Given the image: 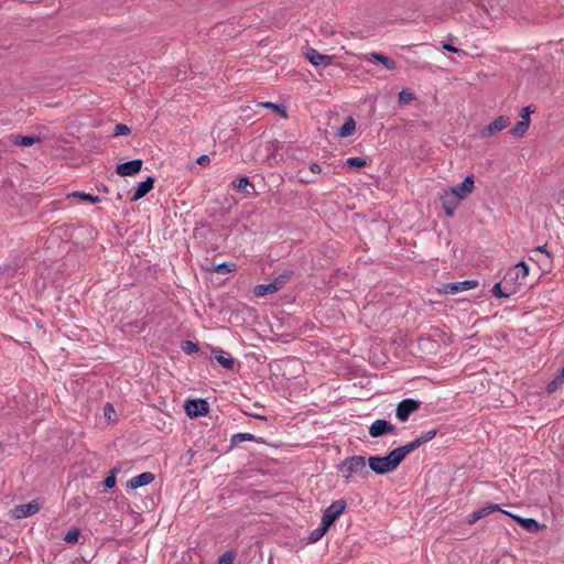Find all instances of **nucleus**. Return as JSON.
<instances>
[{
    "label": "nucleus",
    "mask_w": 564,
    "mask_h": 564,
    "mask_svg": "<svg viewBox=\"0 0 564 564\" xmlns=\"http://www.w3.org/2000/svg\"><path fill=\"white\" fill-rule=\"evenodd\" d=\"M535 111V107L533 105H529L527 107H523L520 111V118L522 120H525L527 119V122H531L530 120V115L533 113Z\"/></svg>",
    "instance_id": "44"
},
{
    "label": "nucleus",
    "mask_w": 564,
    "mask_h": 564,
    "mask_svg": "<svg viewBox=\"0 0 564 564\" xmlns=\"http://www.w3.org/2000/svg\"><path fill=\"white\" fill-rule=\"evenodd\" d=\"M294 272L292 270H284L281 274H279L272 282L275 285L276 290L280 291L286 282L291 280Z\"/></svg>",
    "instance_id": "28"
},
{
    "label": "nucleus",
    "mask_w": 564,
    "mask_h": 564,
    "mask_svg": "<svg viewBox=\"0 0 564 564\" xmlns=\"http://www.w3.org/2000/svg\"><path fill=\"white\" fill-rule=\"evenodd\" d=\"M275 292H278V290L275 285L272 284V282L268 284H258L253 289V294L259 297L265 296L268 294H273Z\"/></svg>",
    "instance_id": "29"
},
{
    "label": "nucleus",
    "mask_w": 564,
    "mask_h": 564,
    "mask_svg": "<svg viewBox=\"0 0 564 564\" xmlns=\"http://www.w3.org/2000/svg\"><path fill=\"white\" fill-rule=\"evenodd\" d=\"M143 165L141 159H134L124 163H119L116 166V173L120 176H133L138 174Z\"/></svg>",
    "instance_id": "8"
},
{
    "label": "nucleus",
    "mask_w": 564,
    "mask_h": 564,
    "mask_svg": "<svg viewBox=\"0 0 564 564\" xmlns=\"http://www.w3.org/2000/svg\"><path fill=\"white\" fill-rule=\"evenodd\" d=\"M346 164L349 167L361 169L367 165V161L364 158L354 156L347 159Z\"/></svg>",
    "instance_id": "37"
},
{
    "label": "nucleus",
    "mask_w": 564,
    "mask_h": 564,
    "mask_svg": "<svg viewBox=\"0 0 564 564\" xmlns=\"http://www.w3.org/2000/svg\"><path fill=\"white\" fill-rule=\"evenodd\" d=\"M310 171L314 174H319L322 173V166L318 163H312L310 165Z\"/></svg>",
    "instance_id": "48"
},
{
    "label": "nucleus",
    "mask_w": 564,
    "mask_h": 564,
    "mask_svg": "<svg viewBox=\"0 0 564 564\" xmlns=\"http://www.w3.org/2000/svg\"><path fill=\"white\" fill-rule=\"evenodd\" d=\"M236 552L230 550L225 552L223 555L218 558V564H234V561L236 558Z\"/></svg>",
    "instance_id": "38"
},
{
    "label": "nucleus",
    "mask_w": 564,
    "mask_h": 564,
    "mask_svg": "<svg viewBox=\"0 0 564 564\" xmlns=\"http://www.w3.org/2000/svg\"><path fill=\"white\" fill-rule=\"evenodd\" d=\"M508 284H509V285H510V284H511V285H516V286L519 289V285H521V284H522V282H518V281H510V280H509V281H508Z\"/></svg>",
    "instance_id": "50"
},
{
    "label": "nucleus",
    "mask_w": 564,
    "mask_h": 564,
    "mask_svg": "<svg viewBox=\"0 0 564 564\" xmlns=\"http://www.w3.org/2000/svg\"><path fill=\"white\" fill-rule=\"evenodd\" d=\"M187 454H188V456H189L191 458H193L195 453H194L192 449H188V451H187Z\"/></svg>",
    "instance_id": "52"
},
{
    "label": "nucleus",
    "mask_w": 564,
    "mask_h": 564,
    "mask_svg": "<svg viewBox=\"0 0 564 564\" xmlns=\"http://www.w3.org/2000/svg\"><path fill=\"white\" fill-rule=\"evenodd\" d=\"M215 355V359L225 368L228 370H231L235 366V360L230 355L225 356L224 351L220 349H214L213 350Z\"/></svg>",
    "instance_id": "24"
},
{
    "label": "nucleus",
    "mask_w": 564,
    "mask_h": 564,
    "mask_svg": "<svg viewBox=\"0 0 564 564\" xmlns=\"http://www.w3.org/2000/svg\"><path fill=\"white\" fill-rule=\"evenodd\" d=\"M440 199L442 202V207L444 209V213L447 217H453L455 214V210L457 209L458 205L460 204V198L457 196V194L454 191L445 189L441 196Z\"/></svg>",
    "instance_id": "4"
},
{
    "label": "nucleus",
    "mask_w": 564,
    "mask_h": 564,
    "mask_svg": "<svg viewBox=\"0 0 564 564\" xmlns=\"http://www.w3.org/2000/svg\"><path fill=\"white\" fill-rule=\"evenodd\" d=\"M246 441H253L257 443H263V440L261 437H257L256 435L251 433H237L234 434L230 438V446H237L238 444L246 442Z\"/></svg>",
    "instance_id": "22"
},
{
    "label": "nucleus",
    "mask_w": 564,
    "mask_h": 564,
    "mask_svg": "<svg viewBox=\"0 0 564 564\" xmlns=\"http://www.w3.org/2000/svg\"><path fill=\"white\" fill-rule=\"evenodd\" d=\"M529 275V265L524 261H520L513 268L506 272V281H519L521 282Z\"/></svg>",
    "instance_id": "14"
},
{
    "label": "nucleus",
    "mask_w": 564,
    "mask_h": 564,
    "mask_svg": "<svg viewBox=\"0 0 564 564\" xmlns=\"http://www.w3.org/2000/svg\"><path fill=\"white\" fill-rule=\"evenodd\" d=\"M130 132H131V129L124 123H118V124H116V127L113 129L115 137L128 135V134H130Z\"/></svg>",
    "instance_id": "42"
},
{
    "label": "nucleus",
    "mask_w": 564,
    "mask_h": 564,
    "mask_svg": "<svg viewBox=\"0 0 564 564\" xmlns=\"http://www.w3.org/2000/svg\"><path fill=\"white\" fill-rule=\"evenodd\" d=\"M181 348L187 355L198 351V345L192 340L182 341Z\"/></svg>",
    "instance_id": "39"
},
{
    "label": "nucleus",
    "mask_w": 564,
    "mask_h": 564,
    "mask_svg": "<svg viewBox=\"0 0 564 564\" xmlns=\"http://www.w3.org/2000/svg\"><path fill=\"white\" fill-rule=\"evenodd\" d=\"M414 94L413 93H410V91H406V90H402L400 94H399V104L400 105H408L410 104L412 100H414Z\"/></svg>",
    "instance_id": "41"
},
{
    "label": "nucleus",
    "mask_w": 564,
    "mask_h": 564,
    "mask_svg": "<svg viewBox=\"0 0 564 564\" xmlns=\"http://www.w3.org/2000/svg\"><path fill=\"white\" fill-rule=\"evenodd\" d=\"M329 528L326 527L323 522H321L319 527H317L310 533V535L307 536V542L316 543L326 534Z\"/></svg>",
    "instance_id": "27"
},
{
    "label": "nucleus",
    "mask_w": 564,
    "mask_h": 564,
    "mask_svg": "<svg viewBox=\"0 0 564 564\" xmlns=\"http://www.w3.org/2000/svg\"><path fill=\"white\" fill-rule=\"evenodd\" d=\"M496 511H500L505 514V510H502L499 505H496V503H490L486 507H482V508H479L478 510L474 511L470 516H469V519H468V524H474L476 523L478 520L489 516L490 513L492 512H496Z\"/></svg>",
    "instance_id": "17"
},
{
    "label": "nucleus",
    "mask_w": 564,
    "mask_h": 564,
    "mask_svg": "<svg viewBox=\"0 0 564 564\" xmlns=\"http://www.w3.org/2000/svg\"><path fill=\"white\" fill-rule=\"evenodd\" d=\"M305 56L310 61V63L316 67L328 66L333 59V56L321 54L313 47L306 50Z\"/></svg>",
    "instance_id": "15"
},
{
    "label": "nucleus",
    "mask_w": 564,
    "mask_h": 564,
    "mask_svg": "<svg viewBox=\"0 0 564 564\" xmlns=\"http://www.w3.org/2000/svg\"><path fill=\"white\" fill-rule=\"evenodd\" d=\"M420 446H422L421 442L416 437L414 441H412L405 445H402L401 447L404 451L405 455L408 456L410 453L417 449Z\"/></svg>",
    "instance_id": "43"
},
{
    "label": "nucleus",
    "mask_w": 564,
    "mask_h": 564,
    "mask_svg": "<svg viewBox=\"0 0 564 564\" xmlns=\"http://www.w3.org/2000/svg\"><path fill=\"white\" fill-rule=\"evenodd\" d=\"M209 162H210V159H209V156L207 154H203V155L198 156L197 160H196V163L202 165V166L208 165Z\"/></svg>",
    "instance_id": "45"
},
{
    "label": "nucleus",
    "mask_w": 564,
    "mask_h": 564,
    "mask_svg": "<svg viewBox=\"0 0 564 564\" xmlns=\"http://www.w3.org/2000/svg\"><path fill=\"white\" fill-rule=\"evenodd\" d=\"M119 471L120 468L118 467H115L109 471L108 476L102 481V485L105 486L106 489H112L116 486V476Z\"/></svg>",
    "instance_id": "32"
},
{
    "label": "nucleus",
    "mask_w": 564,
    "mask_h": 564,
    "mask_svg": "<svg viewBox=\"0 0 564 564\" xmlns=\"http://www.w3.org/2000/svg\"><path fill=\"white\" fill-rule=\"evenodd\" d=\"M368 466L377 475H386L395 470L387 456H370Z\"/></svg>",
    "instance_id": "5"
},
{
    "label": "nucleus",
    "mask_w": 564,
    "mask_h": 564,
    "mask_svg": "<svg viewBox=\"0 0 564 564\" xmlns=\"http://www.w3.org/2000/svg\"><path fill=\"white\" fill-rule=\"evenodd\" d=\"M40 503L36 500H32L28 503L15 506L13 516L15 519H23L31 517L40 511Z\"/></svg>",
    "instance_id": "10"
},
{
    "label": "nucleus",
    "mask_w": 564,
    "mask_h": 564,
    "mask_svg": "<svg viewBox=\"0 0 564 564\" xmlns=\"http://www.w3.org/2000/svg\"><path fill=\"white\" fill-rule=\"evenodd\" d=\"M79 535H80V531L78 528H70L67 533L65 534L64 536V541L66 543H69V544H75L78 542V539H79Z\"/></svg>",
    "instance_id": "34"
},
{
    "label": "nucleus",
    "mask_w": 564,
    "mask_h": 564,
    "mask_svg": "<svg viewBox=\"0 0 564 564\" xmlns=\"http://www.w3.org/2000/svg\"><path fill=\"white\" fill-rule=\"evenodd\" d=\"M337 469L345 474L346 482H349V478L352 474L359 473L362 477H368L370 474L366 468V458L359 455L345 458L337 465Z\"/></svg>",
    "instance_id": "1"
},
{
    "label": "nucleus",
    "mask_w": 564,
    "mask_h": 564,
    "mask_svg": "<svg viewBox=\"0 0 564 564\" xmlns=\"http://www.w3.org/2000/svg\"><path fill=\"white\" fill-rule=\"evenodd\" d=\"M397 427L390 423L389 421L384 419L376 420L370 426H369V434L371 437L377 438L381 437L387 434L395 433Z\"/></svg>",
    "instance_id": "7"
},
{
    "label": "nucleus",
    "mask_w": 564,
    "mask_h": 564,
    "mask_svg": "<svg viewBox=\"0 0 564 564\" xmlns=\"http://www.w3.org/2000/svg\"><path fill=\"white\" fill-rule=\"evenodd\" d=\"M422 402L420 400L406 398L400 401L395 409V416L399 421L405 422L410 415L420 410Z\"/></svg>",
    "instance_id": "3"
},
{
    "label": "nucleus",
    "mask_w": 564,
    "mask_h": 564,
    "mask_svg": "<svg viewBox=\"0 0 564 564\" xmlns=\"http://www.w3.org/2000/svg\"><path fill=\"white\" fill-rule=\"evenodd\" d=\"M475 188V176L473 174L467 175L464 181L457 186L449 187V191H454L460 200L465 199Z\"/></svg>",
    "instance_id": "11"
},
{
    "label": "nucleus",
    "mask_w": 564,
    "mask_h": 564,
    "mask_svg": "<svg viewBox=\"0 0 564 564\" xmlns=\"http://www.w3.org/2000/svg\"><path fill=\"white\" fill-rule=\"evenodd\" d=\"M356 129V121L352 117H348L344 124L339 128L337 135L340 138H347L354 133Z\"/></svg>",
    "instance_id": "25"
},
{
    "label": "nucleus",
    "mask_w": 564,
    "mask_h": 564,
    "mask_svg": "<svg viewBox=\"0 0 564 564\" xmlns=\"http://www.w3.org/2000/svg\"><path fill=\"white\" fill-rule=\"evenodd\" d=\"M251 415H252L253 417H256V419H259V420H267V417H265V416L260 415V414H251Z\"/></svg>",
    "instance_id": "51"
},
{
    "label": "nucleus",
    "mask_w": 564,
    "mask_h": 564,
    "mask_svg": "<svg viewBox=\"0 0 564 564\" xmlns=\"http://www.w3.org/2000/svg\"><path fill=\"white\" fill-rule=\"evenodd\" d=\"M155 479L154 474L150 471H144L140 475H137L128 480L127 487L130 489H138L140 487L150 485Z\"/></svg>",
    "instance_id": "19"
},
{
    "label": "nucleus",
    "mask_w": 564,
    "mask_h": 564,
    "mask_svg": "<svg viewBox=\"0 0 564 564\" xmlns=\"http://www.w3.org/2000/svg\"><path fill=\"white\" fill-rule=\"evenodd\" d=\"M443 48L447 52H452V53H463L465 54L462 50H459L458 47L456 46H453L452 44H448V43H444L443 44Z\"/></svg>",
    "instance_id": "46"
},
{
    "label": "nucleus",
    "mask_w": 564,
    "mask_h": 564,
    "mask_svg": "<svg viewBox=\"0 0 564 564\" xmlns=\"http://www.w3.org/2000/svg\"><path fill=\"white\" fill-rule=\"evenodd\" d=\"M184 408L189 417H198L209 411L208 402L204 399L187 400Z\"/></svg>",
    "instance_id": "6"
},
{
    "label": "nucleus",
    "mask_w": 564,
    "mask_h": 564,
    "mask_svg": "<svg viewBox=\"0 0 564 564\" xmlns=\"http://www.w3.org/2000/svg\"><path fill=\"white\" fill-rule=\"evenodd\" d=\"M509 124H510V118L508 116H499L481 131V137L482 138L492 137L497 132H500L503 129H506Z\"/></svg>",
    "instance_id": "9"
},
{
    "label": "nucleus",
    "mask_w": 564,
    "mask_h": 564,
    "mask_svg": "<svg viewBox=\"0 0 564 564\" xmlns=\"http://www.w3.org/2000/svg\"><path fill=\"white\" fill-rule=\"evenodd\" d=\"M437 435V430L436 429H432L430 431H426L424 433H422L417 440L421 442V445L430 442L431 440H433L435 436Z\"/></svg>",
    "instance_id": "40"
},
{
    "label": "nucleus",
    "mask_w": 564,
    "mask_h": 564,
    "mask_svg": "<svg viewBox=\"0 0 564 564\" xmlns=\"http://www.w3.org/2000/svg\"><path fill=\"white\" fill-rule=\"evenodd\" d=\"M477 281L475 280H466L462 282H452L443 285V291L445 294H457L458 292L471 290L477 286Z\"/></svg>",
    "instance_id": "12"
},
{
    "label": "nucleus",
    "mask_w": 564,
    "mask_h": 564,
    "mask_svg": "<svg viewBox=\"0 0 564 564\" xmlns=\"http://www.w3.org/2000/svg\"><path fill=\"white\" fill-rule=\"evenodd\" d=\"M491 292L497 297H510L518 292V288L516 285H509L505 274L501 281L495 283Z\"/></svg>",
    "instance_id": "13"
},
{
    "label": "nucleus",
    "mask_w": 564,
    "mask_h": 564,
    "mask_svg": "<svg viewBox=\"0 0 564 564\" xmlns=\"http://www.w3.org/2000/svg\"><path fill=\"white\" fill-rule=\"evenodd\" d=\"M391 463L392 467L397 469L399 465L403 462V459L406 457L404 451L401 446L393 448L386 455Z\"/></svg>",
    "instance_id": "23"
},
{
    "label": "nucleus",
    "mask_w": 564,
    "mask_h": 564,
    "mask_svg": "<svg viewBox=\"0 0 564 564\" xmlns=\"http://www.w3.org/2000/svg\"><path fill=\"white\" fill-rule=\"evenodd\" d=\"M69 196L72 197H78L83 200L96 204L99 203L101 199L99 196H93L91 194L85 193V192H74Z\"/></svg>",
    "instance_id": "35"
},
{
    "label": "nucleus",
    "mask_w": 564,
    "mask_h": 564,
    "mask_svg": "<svg viewBox=\"0 0 564 564\" xmlns=\"http://www.w3.org/2000/svg\"><path fill=\"white\" fill-rule=\"evenodd\" d=\"M346 507L347 502L344 499L334 501L324 510L321 522H323L326 527L330 528L336 522V520L344 513Z\"/></svg>",
    "instance_id": "2"
},
{
    "label": "nucleus",
    "mask_w": 564,
    "mask_h": 564,
    "mask_svg": "<svg viewBox=\"0 0 564 564\" xmlns=\"http://www.w3.org/2000/svg\"><path fill=\"white\" fill-rule=\"evenodd\" d=\"M236 269V264L234 263H228V262H223L220 264H216V265H213L210 268H204L205 271H208V272H216V273H220V274H227V273H230L232 272L234 270Z\"/></svg>",
    "instance_id": "26"
},
{
    "label": "nucleus",
    "mask_w": 564,
    "mask_h": 564,
    "mask_svg": "<svg viewBox=\"0 0 564 564\" xmlns=\"http://www.w3.org/2000/svg\"><path fill=\"white\" fill-rule=\"evenodd\" d=\"M231 185L242 193H245L248 196H257L258 193L256 192L254 185L250 182L249 177L241 176L237 180H235Z\"/></svg>",
    "instance_id": "20"
},
{
    "label": "nucleus",
    "mask_w": 564,
    "mask_h": 564,
    "mask_svg": "<svg viewBox=\"0 0 564 564\" xmlns=\"http://www.w3.org/2000/svg\"><path fill=\"white\" fill-rule=\"evenodd\" d=\"M2 447V443L0 442V448Z\"/></svg>",
    "instance_id": "55"
},
{
    "label": "nucleus",
    "mask_w": 564,
    "mask_h": 564,
    "mask_svg": "<svg viewBox=\"0 0 564 564\" xmlns=\"http://www.w3.org/2000/svg\"><path fill=\"white\" fill-rule=\"evenodd\" d=\"M535 253H545L547 258L551 257L550 252L546 250V246H540L534 250Z\"/></svg>",
    "instance_id": "49"
},
{
    "label": "nucleus",
    "mask_w": 564,
    "mask_h": 564,
    "mask_svg": "<svg viewBox=\"0 0 564 564\" xmlns=\"http://www.w3.org/2000/svg\"><path fill=\"white\" fill-rule=\"evenodd\" d=\"M155 178L153 176H148L145 181L140 182L131 196V202H138L143 198L149 192H151L154 187Z\"/></svg>",
    "instance_id": "18"
},
{
    "label": "nucleus",
    "mask_w": 564,
    "mask_h": 564,
    "mask_svg": "<svg viewBox=\"0 0 564 564\" xmlns=\"http://www.w3.org/2000/svg\"><path fill=\"white\" fill-rule=\"evenodd\" d=\"M101 191H102V192H108L107 186H105V185H104V186L101 187Z\"/></svg>",
    "instance_id": "53"
},
{
    "label": "nucleus",
    "mask_w": 564,
    "mask_h": 564,
    "mask_svg": "<svg viewBox=\"0 0 564 564\" xmlns=\"http://www.w3.org/2000/svg\"><path fill=\"white\" fill-rule=\"evenodd\" d=\"M370 55L375 61L381 63L387 69L392 70L397 68V63L392 58L380 53H371Z\"/></svg>",
    "instance_id": "30"
},
{
    "label": "nucleus",
    "mask_w": 564,
    "mask_h": 564,
    "mask_svg": "<svg viewBox=\"0 0 564 564\" xmlns=\"http://www.w3.org/2000/svg\"><path fill=\"white\" fill-rule=\"evenodd\" d=\"M529 127H530V123L527 122V119L525 120L520 119L517 122V124L509 132L513 137L522 138L527 133Z\"/></svg>",
    "instance_id": "31"
},
{
    "label": "nucleus",
    "mask_w": 564,
    "mask_h": 564,
    "mask_svg": "<svg viewBox=\"0 0 564 564\" xmlns=\"http://www.w3.org/2000/svg\"><path fill=\"white\" fill-rule=\"evenodd\" d=\"M262 106L265 108L272 109L276 113L281 115L283 118H288V112L283 105H278V104L267 101V102H262Z\"/></svg>",
    "instance_id": "36"
},
{
    "label": "nucleus",
    "mask_w": 564,
    "mask_h": 564,
    "mask_svg": "<svg viewBox=\"0 0 564 564\" xmlns=\"http://www.w3.org/2000/svg\"><path fill=\"white\" fill-rule=\"evenodd\" d=\"M13 144L19 147H31L34 143L42 142V138L40 135H12Z\"/></svg>",
    "instance_id": "21"
},
{
    "label": "nucleus",
    "mask_w": 564,
    "mask_h": 564,
    "mask_svg": "<svg viewBox=\"0 0 564 564\" xmlns=\"http://www.w3.org/2000/svg\"><path fill=\"white\" fill-rule=\"evenodd\" d=\"M563 383H564V378L560 377V372H557L555 375L554 379L547 383L546 392L549 394L554 393L560 388V386H562Z\"/></svg>",
    "instance_id": "33"
},
{
    "label": "nucleus",
    "mask_w": 564,
    "mask_h": 564,
    "mask_svg": "<svg viewBox=\"0 0 564 564\" xmlns=\"http://www.w3.org/2000/svg\"><path fill=\"white\" fill-rule=\"evenodd\" d=\"M117 198H118V199H121V198H122V196H121V194H120V193H118Z\"/></svg>",
    "instance_id": "54"
},
{
    "label": "nucleus",
    "mask_w": 564,
    "mask_h": 564,
    "mask_svg": "<svg viewBox=\"0 0 564 564\" xmlns=\"http://www.w3.org/2000/svg\"><path fill=\"white\" fill-rule=\"evenodd\" d=\"M104 412H105V416H107L110 420L111 419L110 414L111 413L115 414V409H113L112 404L107 403L104 408Z\"/></svg>",
    "instance_id": "47"
},
{
    "label": "nucleus",
    "mask_w": 564,
    "mask_h": 564,
    "mask_svg": "<svg viewBox=\"0 0 564 564\" xmlns=\"http://www.w3.org/2000/svg\"><path fill=\"white\" fill-rule=\"evenodd\" d=\"M505 514L511 517L522 529L528 532L535 533L542 528V525L533 518H522L510 512H505Z\"/></svg>",
    "instance_id": "16"
}]
</instances>
